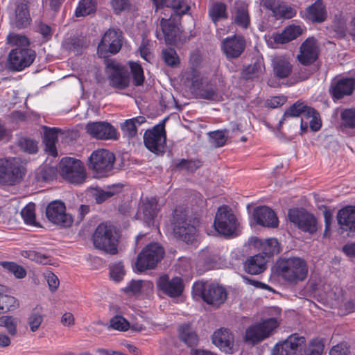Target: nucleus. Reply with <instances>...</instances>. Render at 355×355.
Listing matches in <instances>:
<instances>
[{"mask_svg":"<svg viewBox=\"0 0 355 355\" xmlns=\"http://www.w3.org/2000/svg\"><path fill=\"white\" fill-rule=\"evenodd\" d=\"M12 47L8 53L6 66L12 72H19L30 67L36 58V52L30 48V41L25 35L11 34L7 37Z\"/></svg>","mask_w":355,"mask_h":355,"instance_id":"obj_1","label":"nucleus"},{"mask_svg":"<svg viewBox=\"0 0 355 355\" xmlns=\"http://www.w3.org/2000/svg\"><path fill=\"white\" fill-rule=\"evenodd\" d=\"M275 271L285 282L297 284L306 279L309 268L306 261L300 257H281L275 263Z\"/></svg>","mask_w":355,"mask_h":355,"instance_id":"obj_2","label":"nucleus"},{"mask_svg":"<svg viewBox=\"0 0 355 355\" xmlns=\"http://www.w3.org/2000/svg\"><path fill=\"white\" fill-rule=\"evenodd\" d=\"M189 210L179 206L174 211L172 218L175 236L183 241L193 243L197 234V223L195 219L188 216Z\"/></svg>","mask_w":355,"mask_h":355,"instance_id":"obj_3","label":"nucleus"},{"mask_svg":"<svg viewBox=\"0 0 355 355\" xmlns=\"http://www.w3.org/2000/svg\"><path fill=\"white\" fill-rule=\"evenodd\" d=\"M173 8L174 13L171 14L168 19L161 18L159 25L162 31L164 40L167 44H175L179 37L180 28V19L182 15L186 14L190 9V6H183V1L175 2Z\"/></svg>","mask_w":355,"mask_h":355,"instance_id":"obj_4","label":"nucleus"},{"mask_svg":"<svg viewBox=\"0 0 355 355\" xmlns=\"http://www.w3.org/2000/svg\"><path fill=\"white\" fill-rule=\"evenodd\" d=\"M119 240V234L116 227L104 223L97 226L92 235L93 243L96 248L113 255L118 252Z\"/></svg>","mask_w":355,"mask_h":355,"instance_id":"obj_5","label":"nucleus"},{"mask_svg":"<svg viewBox=\"0 0 355 355\" xmlns=\"http://www.w3.org/2000/svg\"><path fill=\"white\" fill-rule=\"evenodd\" d=\"M115 155L109 150L100 148L92 153L88 159V166L96 178L108 177L112 174Z\"/></svg>","mask_w":355,"mask_h":355,"instance_id":"obj_6","label":"nucleus"},{"mask_svg":"<svg viewBox=\"0 0 355 355\" xmlns=\"http://www.w3.org/2000/svg\"><path fill=\"white\" fill-rule=\"evenodd\" d=\"M192 291L194 295L201 297L207 304L216 307L223 304L227 297L226 289L214 283L195 282Z\"/></svg>","mask_w":355,"mask_h":355,"instance_id":"obj_7","label":"nucleus"},{"mask_svg":"<svg viewBox=\"0 0 355 355\" xmlns=\"http://www.w3.org/2000/svg\"><path fill=\"white\" fill-rule=\"evenodd\" d=\"M59 172L64 180L75 185L83 184L87 178L84 164L73 157H63L59 163Z\"/></svg>","mask_w":355,"mask_h":355,"instance_id":"obj_8","label":"nucleus"},{"mask_svg":"<svg viewBox=\"0 0 355 355\" xmlns=\"http://www.w3.org/2000/svg\"><path fill=\"white\" fill-rule=\"evenodd\" d=\"M164 249L157 243L147 245L138 254L135 267L139 272L154 269L164 256Z\"/></svg>","mask_w":355,"mask_h":355,"instance_id":"obj_9","label":"nucleus"},{"mask_svg":"<svg viewBox=\"0 0 355 355\" xmlns=\"http://www.w3.org/2000/svg\"><path fill=\"white\" fill-rule=\"evenodd\" d=\"M25 172L18 158L0 159V184L14 185L22 179Z\"/></svg>","mask_w":355,"mask_h":355,"instance_id":"obj_10","label":"nucleus"},{"mask_svg":"<svg viewBox=\"0 0 355 355\" xmlns=\"http://www.w3.org/2000/svg\"><path fill=\"white\" fill-rule=\"evenodd\" d=\"M164 123L165 120L152 129L146 130L144 135L145 146L157 155H163L165 153L166 134Z\"/></svg>","mask_w":355,"mask_h":355,"instance_id":"obj_11","label":"nucleus"},{"mask_svg":"<svg viewBox=\"0 0 355 355\" xmlns=\"http://www.w3.org/2000/svg\"><path fill=\"white\" fill-rule=\"evenodd\" d=\"M306 348V338L297 334L290 335L272 348L271 355H302Z\"/></svg>","mask_w":355,"mask_h":355,"instance_id":"obj_12","label":"nucleus"},{"mask_svg":"<svg viewBox=\"0 0 355 355\" xmlns=\"http://www.w3.org/2000/svg\"><path fill=\"white\" fill-rule=\"evenodd\" d=\"M238 222L236 216L227 206L218 209L214 227L217 232L225 236H230L236 230Z\"/></svg>","mask_w":355,"mask_h":355,"instance_id":"obj_13","label":"nucleus"},{"mask_svg":"<svg viewBox=\"0 0 355 355\" xmlns=\"http://www.w3.org/2000/svg\"><path fill=\"white\" fill-rule=\"evenodd\" d=\"M288 216L289 220L302 232L313 234L318 230L316 218L313 214L307 212L304 209H290Z\"/></svg>","mask_w":355,"mask_h":355,"instance_id":"obj_14","label":"nucleus"},{"mask_svg":"<svg viewBox=\"0 0 355 355\" xmlns=\"http://www.w3.org/2000/svg\"><path fill=\"white\" fill-rule=\"evenodd\" d=\"M121 32L109 29L105 33L98 45L97 53L100 58H107L109 53H117L121 50Z\"/></svg>","mask_w":355,"mask_h":355,"instance_id":"obj_15","label":"nucleus"},{"mask_svg":"<svg viewBox=\"0 0 355 355\" xmlns=\"http://www.w3.org/2000/svg\"><path fill=\"white\" fill-rule=\"evenodd\" d=\"M110 85L114 88L123 89L129 85V76L125 66L112 59L105 60Z\"/></svg>","mask_w":355,"mask_h":355,"instance_id":"obj_16","label":"nucleus"},{"mask_svg":"<svg viewBox=\"0 0 355 355\" xmlns=\"http://www.w3.org/2000/svg\"><path fill=\"white\" fill-rule=\"evenodd\" d=\"M46 216L51 223L64 227H70L73 223L71 216L66 213L65 205L61 200H53L48 205Z\"/></svg>","mask_w":355,"mask_h":355,"instance_id":"obj_17","label":"nucleus"},{"mask_svg":"<svg viewBox=\"0 0 355 355\" xmlns=\"http://www.w3.org/2000/svg\"><path fill=\"white\" fill-rule=\"evenodd\" d=\"M277 327V322L275 318H270L263 322L251 326L246 329L245 340L253 344H257L268 338Z\"/></svg>","mask_w":355,"mask_h":355,"instance_id":"obj_18","label":"nucleus"},{"mask_svg":"<svg viewBox=\"0 0 355 355\" xmlns=\"http://www.w3.org/2000/svg\"><path fill=\"white\" fill-rule=\"evenodd\" d=\"M156 286L159 291L170 297H180L184 288L181 277H174L170 279L167 275H161L157 279Z\"/></svg>","mask_w":355,"mask_h":355,"instance_id":"obj_19","label":"nucleus"},{"mask_svg":"<svg viewBox=\"0 0 355 355\" xmlns=\"http://www.w3.org/2000/svg\"><path fill=\"white\" fill-rule=\"evenodd\" d=\"M320 48L318 41L313 37H308L300 45L297 61L303 66H309L318 58Z\"/></svg>","mask_w":355,"mask_h":355,"instance_id":"obj_20","label":"nucleus"},{"mask_svg":"<svg viewBox=\"0 0 355 355\" xmlns=\"http://www.w3.org/2000/svg\"><path fill=\"white\" fill-rule=\"evenodd\" d=\"M191 91L196 98L200 99L215 102L222 99L216 84L207 78H202L198 84L196 83L194 88Z\"/></svg>","mask_w":355,"mask_h":355,"instance_id":"obj_21","label":"nucleus"},{"mask_svg":"<svg viewBox=\"0 0 355 355\" xmlns=\"http://www.w3.org/2000/svg\"><path fill=\"white\" fill-rule=\"evenodd\" d=\"M246 46L242 35H234L225 38L221 42V50L227 59L238 58L244 52Z\"/></svg>","mask_w":355,"mask_h":355,"instance_id":"obj_22","label":"nucleus"},{"mask_svg":"<svg viewBox=\"0 0 355 355\" xmlns=\"http://www.w3.org/2000/svg\"><path fill=\"white\" fill-rule=\"evenodd\" d=\"M87 132L92 137L98 139H118L116 128L110 123L105 121L90 122L85 127Z\"/></svg>","mask_w":355,"mask_h":355,"instance_id":"obj_23","label":"nucleus"},{"mask_svg":"<svg viewBox=\"0 0 355 355\" xmlns=\"http://www.w3.org/2000/svg\"><path fill=\"white\" fill-rule=\"evenodd\" d=\"M355 89V78H343L331 83L329 94L334 102L350 96Z\"/></svg>","mask_w":355,"mask_h":355,"instance_id":"obj_24","label":"nucleus"},{"mask_svg":"<svg viewBox=\"0 0 355 355\" xmlns=\"http://www.w3.org/2000/svg\"><path fill=\"white\" fill-rule=\"evenodd\" d=\"M271 67L275 78L278 80H284L291 78L293 71V65L291 60L287 55H277L272 59Z\"/></svg>","mask_w":355,"mask_h":355,"instance_id":"obj_25","label":"nucleus"},{"mask_svg":"<svg viewBox=\"0 0 355 355\" xmlns=\"http://www.w3.org/2000/svg\"><path fill=\"white\" fill-rule=\"evenodd\" d=\"M253 217L256 223L263 227L275 228L279 225L275 212L268 207L261 206L255 208Z\"/></svg>","mask_w":355,"mask_h":355,"instance_id":"obj_26","label":"nucleus"},{"mask_svg":"<svg viewBox=\"0 0 355 355\" xmlns=\"http://www.w3.org/2000/svg\"><path fill=\"white\" fill-rule=\"evenodd\" d=\"M212 342L222 352L227 354L233 353L234 335L229 329L220 328L215 331L212 336Z\"/></svg>","mask_w":355,"mask_h":355,"instance_id":"obj_27","label":"nucleus"},{"mask_svg":"<svg viewBox=\"0 0 355 355\" xmlns=\"http://www.w3.org/2000/svg\"><path fill=\"white\" fill-rule=\"evenodd\" d=\"M337 220L343 232L355 233V206L347 205L340 209Z\"/></svg>","mask_w":355,"mask_h":355,"instance_id":"obj_28","label":"nucleus"},{"mask_svg":"<svg viewBox=\"0 0 355 355\" xmlns=\"http://www.w3.org/2000/svg\"><path fill=\"white\" fill-rule=\"evenodd\" d=\"M265 72V65L262 57L253 58L251 63L245 67L241 71V76L245 80H254L261 77Z\"/></svg>","mask_w":355,"mask_h":355,"instance_id":"obj_29","label":"nucleus"},{"mask_svg":"<svg viewBox=\"0 0 355 355\" xmlns=\"http://www.w3.org/2000/svg\"><path fill=\"white\" fill-rule=\"evenodd\" d=\"M266 262L262 254L250 256L244 262V270L250 275H259L266 269Z\"/></svg>","mask_w":355,"mask_h":355,"instance_id":"obj_30","label":"nucleus"},{"mask_svg":"<svg viewBox=\"0 0 355 355\" xmlns=\"http://www.w3.org/2000/svg\"><path fill=\"white\" fill-rule=\"evenodd\" d=\"M305 17L312 22L320 23L327 17L326 8L322 0H317L309 6L305 11Z\"/></svg>","mask_w":355,"mask_h":355,"instance_id":"obj_31","label":"nucleus"},{"mask_svg":"<svg viewBox=\"0 0 355 355\" xmlns=\"http://www.w3.org/2000/svg\"><path fill=\"white\" fill-rule=\"evenodd\" d=\"M179 339L188 347H195L198 343V336L189 323H183L178 328Z\"/></svg>","mask_w":355,"mask_h":355,"instance_id":"obj_32","label":"nucleus"},{"mask_svg":"<svg viewBox=\"0 0 355 355\" xmlns=\"http://www.w3.org/2000/svg\"><path fill=\"white\" fill-rule=\"evenodd\" d=\"M28 4V1L24 0L16 6L15 21L17 28H25L31 24V18Z\"/></svg>","mask_w":355,"mask_h":355,"instance_id":"obj_33","label":"nucleus"},{"mask_svg":"<svg viewBox=\"0 0 355 355\" xmlns=\"http://www.w3.org/2000/svg\"><path fill=\"white\" fill-rule=\"evenodd\" d=\"M146 122V119L143 116H138L129 119L121 123V129L124 137L132 139L137 136V128L139 125Z\"/></svg>","mask_w":355,"mask_h":355,"instance_id":"obj_34","label":"nucleus"},{"mask_svg":"<svg viewBox=\"0 0 355 355\" xmlns=\"http://www.w3.org/2000/svg\"><path fill=\"white\" fill-rule=\"evenodd\" d=\"M153 288V283L150 281L132 279L122 291L127 294L137 295L144 292V291H146V293H152Z\"/></svg>","mask_w":355,"mask_h":355,"instance_id":"obj_35","label":"nucleus"},{"mask_svg":"<svg viewBox=\"0 0 355 355\" xmlns=\"http://www.w3.org/2000/svg\"><path fill=\"white\" fill-rule=\"evenodd\" d=\"M302 33L300 26L291 25L287 26L281 33L276 34L273 39L277 44H286L299 37Z\"/></svg>","mask_w":355,"mask_h":355,"instance_id":"obj_36","label":"nucleus"},{"mask_svg":"<svg viewBox=\"0 0 355 355\" xmlns=\"http://www.w3.org/2000/svg\"><path fill=\"white\" fill-rule=\"evenodd\" d=\"M122 187L120 185H113L112 188H110L107 191H105L99 187H91L90 193L92 197L95 199L97 204H101L118 193Z\"/></svg>","mask_w":355,"mask_h":355,"instance_id":"obj_37","label":"nucleus"},{"mask_svg":"<svg viewBox=\"0 0 355 355\" xmlns=\"http://www.w3.org/2000/svg\"><path fill=\"white\" fill-rule=\"evenodd\" d=\"M158 201L155 198H146L143 202L142 210L145 221L150 225L153 223L158 212Z\"/></svg>","mask_w":355,"mask_h":355,"instance_id":"obj_38","label":"nucleus"},{"mask_svg":"<svg viewBox=\"0 0 355 355\" xmlns=\"http://www.w3.org/2000/svg\"><path fill=\"white\" fill-rule=\"evenodd\" d=\"M96 8V0H79L74 14L76 17H85L95 13Z\"/></svg>","mask_w":355,"mask_h":355,"instance_id":"obj_39","label":"nucleus"},{"mask_svg":"<svg viewBox=\"0 0 355 355\" xmlns=\"http://www.w3.org/2000/svg\"><path fill=\"white\" fill-rule=\"evenodd\" d=\"M19 301L13 296L0 293L1 313L12 311L19 307Z\"/></svg>","mask_w":355,"mask_h":355,"instance_id":"obj_40","label":"nucleus"},{"mask_svg":"<svg viewBox=\"0 0 355 355\" xmlns=\"http://www.w3.org/2000/svg\"><path fill=\"white\" fill-rule=\"evenodd\" d=\"M209 15L215 24L222 19H227V6L224 3H215L209 10Z\"/></svg>","mask_w":355,"mask_h":355,"instance_id":"obj_41","label":"nucleus"},{"mask_svg":"<svg viewBox=\"0 0 355 355\" xmlns=\"http://www.w3.org/2000/svg\"><path fill=\"white\" fill-rule=\"evenodd\" d=\"M262 254L270 258L275 254H278L280 251L279 242L277 239L270 238L266 239L261 244Z\"/></svg>","mask_w":355,"mask_h":355,"instance_id":"obj_42","label":"nucleus"},{"mask_svg":"<svg viewBox=\"0 0 355 355\" xmlns=\"http://www.w3.org/2000/svg\"><path fill=\"white\" fill-rule=\"evenodd\" d=\"M304 108H306V104L304 102L297 101L286 110L282 119L279 121V125H282L289 117L300 116L303 111H304Z\"/></svg>","mask_w":355,"mask_h":355,"instance_id":"obj_43","label":"nucleus"},{"mask_svg":"<svg viewBox=\"0 0 355 355\" xmlns=\"http://www.w3.org/2000/svg\"><path fill=\"white\" fill-rule=\"evenodd\" d=\"M129 67L132 77V82L135 86L143 85L145 76L144 73V69L141 65L135 62H129Z\"/></svg>","mask_w":355,"mask_h":355,"instance_id":"obj_44","label":"nucleus"},{"mask_svg":"<svg viewBox=\"0 0 355 355\" xmlns=\"http://www.w3.org/2000/svg\"><path fill=\"white\" fill-rule=\"evenodd\" d=\"M18 319L12 315L0 317V327H5L9 335L15 336L17 334Z\"/></svg>","mask_w":355,"mask_h":355,"instance_id":"obj_45","label":"nucleus"},{"mask_svg":"<svg viewBox=\"0 0 355 355\" xmlns=\"http://www.w3.org/2000/svg\"><path fill=\"white\" fill-rule=\"evenodd\" d=\"M35 205L30 203L21 209V216L26 225L38 227L39 224L35 221Z\"/></svg>","mask_w":355,"mask_h":355,"instance_id":"obj_46","label":"nucleus"},{"mask_svg":"<svg viewBox=\"0 0 355 355\" xmlns=\"http://www.w3.org/2000/svg\"><path fill=\"white\" fill-rule=\"evenodd\" d=\"M306 67V66H303L295 68V69H293L291 78V85L306 80L310 78L312 72L311 69Z\"/></svg>","mask_w":355,"mask_h":355,"instance_id":"obj_47","label":"nucleus"},{"mask_svg":"<svg viewBox=\"0 0 355 355\" xmlns=\"http://www.w3.org/2000/svg\"><path fill=\"white\" fill-rule=\"evenodd\" d=\"M55 176L54 168L45 165L38 168L35 178L38 182H49L53 180Z\"/></svg>","mask_w":355,"mask_h":355,"instance_id":"obj_48","label":"nucleus"},{"mask_svg":"<svg viewBox=\"0 0 355 355\" xmlns=\"http://www.w3.org/2000/svg\"><path fill=\"white\" fill-rule=\"evenodd\" d=\"M250 19L248 11L245 8H238L236 10L234 23L243 28H247L250 24Z\"/></svg>","mask_w":355,"mask_h":355,"instance_id":"obj_49","label":"nucleus"},{"mask_svg":"<svg viewBox=\"0 0 355 355\" xmlns=\"http://www.w3.org/2000/svg\"><path fill=\"white\" fill-rule=\"evenodd\" d=\"M1 266L12 273L17 279H22L26 277V271L20 265L12 261H2Z\"/></svg>","mask_w":355,"mask_h":355,"instance_id":"obj_50","label":"nucleus"},{"mask_svg":"<svg viewBox=\"0 0 355 355\" xmlns=\"http://www.w3.org/2000/svg\"><path fill=\"white\" fill-rule=\"evenodd\" d=\"M201 166L202 162L199 159H182L176 164L175 168L178 169H184L189 173H193Z\"/></svg>","mask_w":355,"mask_h":355,"instance_id":"obj_51","label":"nucleus"},{"mask_svg":"<svg viewBox=\"0 0 355 355\" xmlns=\"http://www.w3.org/2000/svg\"><path fill=\"white\" fill-rule=\"evenodd\" d=\"M21 255L28 259L42 264H49L51 259L50 257L46 254H42L35 250H25L23 251Z\"/></svg>","mask_w":355,"mask_h":355,"instance_id":"obj_52","label":"nucleus"},{"mask_svg":"<svg viewBox=\"0 0 355 355\" xmlns=\"http://www.w3.org/2000/svg\"><path fill=\"white\" fill-rule=\"evenodd\" d=\"M342 124L348 128H355V107L347 108L340 113Z\"/></svg>","mask_w":355,"mask_h":355,"instance_id":"obj_53","label":"nucleus"},{"mask_svg":"<svg viewBox=\"0 0 355 355\" xmlns=\"http://www.w3.org/2000/svg\"><path fill=\"white\" fill-rule=\"evenodd\" d=\"M44 320V315L41 312L33 310L27 319V323L32 332L37 331Z\"/></svg>","mask_w":355,"mask_h":355,"instance_id":"obj_54","label":"nucleus"},{"mask_svg":"<svg viewBox=\"0 0 355 355\" xmlns=\"http://www.w3.org/2000/svg\"><path fill=\"white\" fill-rule=\"evenodd\" d=\"M162 58L164 62L171 67H176L180 64V58L176 51L173 48H168L162 51Z\"/></svg>","mask_w":355,"mask_h":355,"instance_id":"obj_55","label":"nucleus"},{"mask_svg":"<svg viewBox=\"0 0 355 355\" xmlns=\"http://www.w3.org/2000/svg\"><path fill=\"white\" fill-rule=\"evenodd\" d=\"M226 130H216L209 133L211 144L216 148H220L226 144L227 137L225 135Z\"/></svg>","mask_w":355,"mask_h":355,"instance_id":"obj_56","label":"nucleus"},{"mask_svg":"<svg viewBox=\"0 0 355 355\" xmlns=\"http://www.w3.org/2000/svg\"><path fill=\"white\" fill-rule=\"evenodd\" d=\"M110 275L112 280L119 282L125 275V270L121 262L113 263L110 267Z\"/></svg>","mask_w":355,"mask_h":355,"instance_id":"obj_57","label":"nucleus"},{"mask_svg":"<svg viewBox=\"0 0 355 355\" xmlns=\"http://www.w3.org/2000/svg\"><path fill=\"white\" fill-rule=\"evenodd\" d=\"M19 146L21 150L29 154H35L38 150L37 142L31 139L21 138L19 141Z\"/></svg>","mask_w":355,"mask_h":355,"instance_id":"obj_58","label":"nucleus"},{"mask_svg":"<svg viewBox=\"0 0 355 355\" xmlns=\"http://www.w3.org/2000/svg\"><path fill=\"white\" fill-rule=\"evenodd\" d=\"M204 77H200L199 71L195 67H190L185 72V79L191 83L190 89L194 88L196 83L198 84Z\"/></svg>","mask_w":355,"mask_h":355,"instance_id":"obj_59","label":"nucleus"},{"mask_svg":"<svg viewBox=\"0 0 355 355\" xmlns=\"http://www.w3.org/2000/svg\"><path fill=\"white\" fill-rule=\"evenodd\" d=\"M130 0H110V6L115 15H120L130 8Z\"/></svg>","mask_w":355,"mask_h":355,"instance_id":"obj_60","label":"nucleus"},{"mask_svg":"<svg viewBox=\"0 0 355 355\" xmlns=\"http://www.w3.org/2000/svg\"><path fill=\"white\" fill-rule=\"evenodd\" d=\"M324 350L322 342L318 339H313L310 341L309 347L305 351V355H322Z\"/></svg>","mask_w":355,"mask_h":355,"instance_id":"obj_61","label":"nucleus"},{"mask_svg":"<svg viewBox=\"0 0 355 355\" xmlns=\"http://www.w3.org/2000/svg\"><path fill=\"white\" fill-rule=\"evenodd\" d=\"M129 325L128 321L121 315H115L110 320V327L115 330L126 331Z\"/></svg>","mask_w":355,"mask_h":355,"instance_id":"obj_62","label":"nucleus"},{"mask_svg":"<svg viewBox=\"0 0 355 355\" xmlns=\"http://www.w3.org/2000/svg\"><path fill=\"white\" fill-rule=\"evenodd\" d=\"M150 47V41L147 39L143 38L139 50L141 57L147 62H150L151 58Z\"/></svg>","mask_w":355,"mask_h":355,"instance_id":"obj_63","label":"nucleus"},{"mask_svg":"<svg viewBox=\"0 0 355 355\" xmlns=\"http://www.w3.org/2000/svg\"><path fill=\"white\" fill-rule=\"evenodd\" d=\"M59 130L57 128L44 127L43 142H56Z\"/></svg>","mask_w":355,"mask_h":355,"instance_id":"obj_64","label":"nucleus"}]
</instances>
